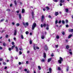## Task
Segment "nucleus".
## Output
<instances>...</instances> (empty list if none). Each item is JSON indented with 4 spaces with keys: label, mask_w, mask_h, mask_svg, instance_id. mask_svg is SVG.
<instances>
[{
    "label": "nucleus",
    "mask_w": 73,
    "mask_h": 73,
    "mask_svg": "<svg viewBox=\"0 0 73 73\" xmlns=\"http://www.w3.org/2000/svg\"><path fill=\"white\" fill-rule=\"evenodd\" d=\"M24 12H25V9H23L22 10V13H24Z\"/></svg>",
    "instance_id": "nucleus-19"
},
{
    "label": "nucleus",
    "mask_w": 73,
    "mask_h": 73,
    "mask_svg": "<svg viewBox=\"0 0 73 73\" xmlns=\"http://www.w3.org/2000/svg\"><path fill=\"white\" fill-rule=\"evenodd\" d=\"M66 23L67 24H68V20H66Z\"/></svg>",
    "instance_id": "nucleus-51"
},
{
    "label": "nucleus",
    "mask_w": 73,
    "mask_h": 73,
    "mask_svg": "<svg viewBox=\"0 0 73 73\" xmlns=\"http://www.w3.org/2000/svg\"><path fill=\"white\" fill-rule=\"evenodd\" d=\"M58 23L59 24H60V23H61V21L59 20V21H58Z\"/></svg>",
    "instance_id": "nucleus-46"
},
{
    "label": "nucleus",
    "mask_w": 73,
    "mask_h": 73,
    "mask_svg": "<svg viewBox=\"0 0 73 73\" xmlns=\"http://www.w3.org/2000/svg\"><path fill=\"white\" fill-rule=\"evenodd\" d=\"M48 17H49V18H50H50L52 17H51V16L49 15L48 16Z\"/></svg>",
    "instance_id": "nucleus-56"
},
{
    "label": "nucleus",
    "mask_w": 73,
    "mask_h": 73,
    "mask_svg": "<svg viewBox=\"0 0 73 73\" xmlns=\"http://www.w3.org/2000/svg\"><path fill=\"white\" fill-rule=\"evenodd\" d=\"M3 49V47H2L0 46V50H1Z\"/></svg>",
    "instance_id": "nucleus-54"
},
{
    "label": "nucleus",
    "mask_w": 73,
    "mask_h": 73,
    "mask_svg": "<svg viewBox=\"0 0 73 73\" xmlns=\"http://www.w3.org/2000/svg\"><path fill=\"white\" fill-rule=\"evenodd\" d=\"M20 25V24L18 23L16 24V26L17 27H19Z\"/></svg>",
    "instance_id": "nucleus-34"
},
{
    "label": "nucleus",
    "mask_w": 73,
    "mask_h": 73,
    "mask_svg": "<svg viewBox=\"0 0 73 73\" xmlns=\"http://www.w3.org/2000/svg\"><path fill=\"white\" fill-rule=\"evenodd\" d=\"M58 70H61V68H60V67H58Z\"/></svg>",
    "instance_id": "nucleus-42"
},
{
    "label": "nucleus",
    "mask_w": 73,
    "mask_h": 73,
    "mask_svg": "<svg viewBox=\"0 0 73 73\" xmlns=\"http://www.w3.org/2000/svg\"><path fill=\"white\" fill-rule=\"evenodd\" d=\"M51 56V57H53V56H54V54H53V53H52Z\"/></svg>",
    "instance_id": "nucleus-48"
},
{
    "label": "nucleus",
    "mask_w": 73,
    "mask_h": 73,
    "mask_svg": "<svg viewBox=\"0 0 73 73\" xmlns=\"http://www.w3.org/2000/svg\"><path fill=\"white\" fill-rule=\"evenodd\" d=\"M15 48L16 49V52H19V49H18V47H17V46H16Z\"/></svg>",
    "instance_id": "nucleus-15"
},
{
    "label": "nucleus",
    "mask_w": 73,
    "mask_h": 73,
    "mask_svg": "<svg viewBox=\"0 0 73 73\" xmlns=\"http://www.w3.org/2000/svg\"><path fill=\"white\" fill-rule=\"evenodd\" d=\"M3 64L4 65H5L6 64V63H5V62H3Z\"/></svg>",
    "instance_id": "nucleus-44"
},
{
    "label": "nucleus",
    "mask_w": 73,
    "mask_h": 73,
    "mask_svg": "<svg viewBox=\"0 0 73 73\" xmlns=\"http://www.w3.org/2000/svg\"><path fill=\"white\" fill-rule=\"evenodd\" d=\"M56 38H57V39H58V38H60V37H59V36H58V35H57L56 36Z\"/></svg>",
    "instance_id": "nucleus-38"
},
{
    "label": "nucleus",
    "mask_w": 73,
    "mask_h": 73,
    "mask_svg": "<svg viewBox=\"0 0 73 73\" xmlns=\"http://www.w3.org/2000/svg\"><path fill=\"white\" fill-rule=\"evenodd\" d=\"M34 49L36 50V44H34V46H33Z\"/></svg>",
    "instance_id": "nucleus-10"
},
{
    "label": "nucleus",
    "mask_w": 73,
    "mask_h": 73,
    "mask_svg": "<svg viewBox=\"0 0 73 73\" xmlns=\"http://www.w3.org/2000/svg\"><path fill=\"white\" fill-rule=\"evenodd\" d=\"M60 59L59 60H58V62L59 64H61L62 63V61H63V59L62 57H60Z\"/></svg>",
    "instance_id": "nucleus-2"
},
{
    "label": "nucleus",
    "mask_w": 73,
    "mask_h": 73,
    "mask_svg": "<svg viewBox=\"0 0 73 73\" xmlns=\"http://www.w3.org/2000/svg\"><path fill=\"white\" fill-rule=\"evenodd\" d=\"M11 44L12 45H15V42H11Z\"/></svg>",
    "instance_id": "nucleus-39"
},
{
    "label": "nucleus",
    "mask_w": 73,
    "mask_h": 73,
    "mask_svg": "<svg viewBox=\"0 0 73 73\" xmlns=\"http://www.w3.org/2000/svg\"><path fill=\"white\" fill-rule=\"evenodd\" d=\"M9 50H10V51H11V50H12V48H9Z\"/></svg>",
    "instance_id": "nucleus-49"
},
{
    "label": "nucleus",
    "mask_w": 73,
    "mask_h": 73,
    "mask_svg": "<svg viewBox=\"0 0 73 73\" xmlns=\"http://www.w3.org/2000/svg\"><path fill=\"white\" fill-rule=\"evenodd\" d=\"M70 54H71V55H72V52H70V51L69 52Z\"/></svg>",
    "instance_id": "nucleus-45"
},
{
    "label": "nucleus",
    "mask_w": 73,
    "mask_h": 73,
    "mask_svg": "<svg viewBox=\"0 0 73 73\" xmlns=\"http://www.w3.org/2000/svg\"><path fill=\"white\" fill-rule=\"evenodd\" d=\"M44 49L46 50H47L48 49V47H47V46L46 45H45Z\"/></svg>",
    "instance_id": "nucleus-8"
},
{
    "label": "nucleus",
    "mask_w": 73,
    "mask_h": 73,
    "mask_svg": "<svg viewBox=\"0 0 73 73\" xmlns=\"http://www.w3.org/2000/svg\"><path fill=\"white\" fill-rule=\"evenodd\" d=\"M60 1L61 3H64V2H65L64 0H61Z\"/></svg>",
    "instance_id": "nucleus-30"
},
{
    "label": "nucleus",
    "mask_w": 73,
    "mask_h": 73,
    "mask_svg": "<svg viewBox=\"0 0 73 73\" xmlns=\"http://www.w3.org/2000/svg\"><path fill=\"white\" fill-rule=\"evenodd\" d=\"M52 60V58H49L48 60V62H49Z\"/></svg>",
    "instance_id": "nucleus-16"
},
{
    "label": "nucleus",
    "mask_w": 73,
    "mask_h": 73,
    "mask_svg": "<svg viewBox=\"0 0 73 73\" xmlns=\"http://www.w3.org/2000/svg\"><path fill=\"white\" fill-rule=\"evenodd\" d=\"M4 19H1V21H0V22H3V21L4 20Z\"/></svg>",
    "instance_id": "nucleus-37"
},
{
    "label": "nucleus",
    "mask_w": 73,
    "mask_h": 73,
    "mask_svg": "<svg viewBox=\"0 0 73 73\" xmlns=\"http://www.w3.org/2000/svg\"><path fill=\"white\" fill-rule=\"evenodd\" d=\"M21 62H19V65H21Z\"/></svg>",
    "instance_id": "nucleus-61"
},
{
    "label": "nucleus",
    "mask_w": 73,
    "mask_h": 73,
    "mask_svg": "<svg viewBox=\"0 0 73 73\" xmlns=\"http://www.w3.org/2000/svg\"><path fill=\"white\" fill-rule=\"evenodd\" d=\"M37 25L36 23H34L33 24V25L32 26V30H34L35 28L36 27Z\"/></svg>",
    "instance_id": "nucleus-1"
},
{
    "label": "nucleus",
    "mask_w": 73,
    "mask_h": 73,
    "mask_svg": "<svg viewBox=\"0 0 73 73\" xmlns=\"http://www.w3.org/2000/svg\"><path fill=\"white\" fill-rule=\"evenodd\" d=\"M29 42L30 44H32V40H30L29 41Z\"/></svg>",
    "instance_id": "nucleus-31"
},
{
    "label": "nucleus",
    "mask_w": 73,
    "mask_h": 73,
    "mask_svg": "<svg viewBox=\"0 0 73 73\" xmlns=\"http://www.w3.org/2000/svg\"><path fill=\"white\" fill-rule=\"evenodd\" d=\"M44 55V58H46V53L45 52H44L43 54Z\"/></svg>",
    "instance_id": "nucleus-13"
},
{
    "label": "nucleus",
    "mask_w": 73,
    "mask_h": 73,
    "mask_svg": "<svg viewBox=\"0 0 73 73\" xmlns=\"http://www.w3.org/2000/svg\"><path fill=\"white\" fill-rule=\"evenodd\" d=\"M62 35L63 36H64V35H65V32L63 31V32L62 33Z\"/></svg>",
    "instance_id": "nucleus-40"
},
{
    "label": "nucleus",
    "mask_w": 73,
    "mask_h": 73,
    "mask_svg": "<svg viewBox=\"0 0 73 73\" xmlns=\"http://www.w3.org/2000/svg\"><path fill=\"white\" fill-rule=\"evenodd\" d=\"M46 25L45 23H44L43 25L41 24L40 25V27L42 28H43V27H46Z\"/></svg>",
    "instance_id": "nucleus-4"
},
{
    "label": "nucleus",
    "mask_w": 73,
    "mask_h": 73,
    "mask_svg": "<svg viewBox=\"0 0 73 73\" xmlns=\"http://www.w3.org/2000/svg\"><path fill=\"white\" fill-rule=\"evenodd\" d=\"M49 71L50 73H51L52 72V68H49Z\"/></svg>",
    "instance_id": "nucleus-20"
},
{
    "label": "nucleus",
    "mask_w": 73,
    "mask_h": 73,
    "mask_svg": "<svg viewBox=\"0 0 73 73\" xmlns=\"http://www.w3.org/2000/svg\"><path fill=\"white\" fill-rule=\"evenodd\" d=\"M19 19H21V13L19 14Z\"/></svg>",
    "instance_id": "nucleus-14"
},
{
    "label": "nucleus",
    "mask_w": 73,
    "mask_h": 73,
    "mask_svg": "<svg viewBox=\"0 0 73 73\" xmlns=\"http://www.w3.org/2000/svg\"><path fill=\"white\" fill-rule=\"evenodd\" d=\"M38 68L39 70H41V67L40 66H38Z\"/></svg>",
    "instance_id": "nucleus-24"
},
{
    "label": "nucleus",
    "mask_w": 73,
    "mask_h": 73,
    "mask_svg": "<svg viewBox=\"0 0 73 73\" xmlns=\"http://www.w3.org/2000/svg\"><path fill=\"white\" fill-rule=\"evenodd\" d=\"M58 23V21L57 20H56L55 21V24H57Z\"/></svg>",
    "instance_id": "nucleus-32"
},
{
    "label": "nucleus",
    "mask_w": 73,
    "mask_h": 73,
    "mask_svg": "<svg viewBox=\"0 0 73 73\" xmlns=\"http://www.w3.org/2000/svg\"><path fill=\"white\" fill-rule=\"evenodd\" d=\"M32 16H34L35 15V14H34V13L33 12H32Z\"/></svg>",
    "instance_id": "nucleus-41"
},
{
    "label": "nucleus",
    "mask_w": 73,
    "mask_h": 73,
    "mask_svg": "<svg viewBox=\"0 0 73 73\" xmlns=\"http://www.w3.org/2000/svg\"><path fill=\"white\" fill-rule=\"evenodd\" d=\"M44 38H45V37H44V35H42V36H41L42 39H44Z\"/></svg>",
    "instance_id": "nucleus-25"
},
{
    "label": "nucleus",
    "mask_w": 73,
    "mask_h": 73,
    "mask_svg": "<svg viewBox=\"0 0 73 73\" xmlns=\"http://www.w3.org/2000/svg\"><path fill=\"white\" fill-rule=\"evenodd\" d=\"M66 48L67 49H68L69 48V45H67L66 46Z\"/></svg>",
    "instance_id": "nucleus-17"
},
{
    "label": "nucleus",
    "mask_w": 73,
    "mask_h": 73,
    "mask_svg": "<svg viewBox=\"0 0 73 73\" xmlns=\"http://www.w3.org/2000/svg\"><path fill=\"white\" fill-rule=\"evenodd\" d=\"M14 4H15V6H17V2H16V1L15 0L14 1Z\"/></svg>",
    "instance_id": "nucleus-11"
},
{
    "label": "nucleus",
    "mask_w": 73,
    "mask_h": 73,
    "mask_svg": "<svg viewBox=\"0 0 73 73\" xmlns=\"http://www.w3.org/2000/svg\"><path fill=\"white\" fill-rule=\"evenodd\" d=\"M72 36V35H69L68 36V38H71V37Z\"/></svg>",
    "instance_id": "nucleus-18"
},
{
    "label": "nucleus",
    "mask_w": 73,
    "mask_h": 73,
    "mask_svg": "<svg viewBox=\"0 0 73 73\" xmlns=\"http://www.w3.org/2000/svg\"><path fill=\"white\" fill-rule=\"evenodd\" d=\"M25 33L26 35H28V34L29 33V32L28 31H27Z\"/></svg>",
    "instance_id": "nucleus-36"
},
{
    "label": "nucleus",
    "mask_w": 73,
    "mask_h": 73,
    "mask_svg": "<svg viewBox=\"0 0 73 73\" xmlns=\"http://www.w3.org/2000/svg\"><path fill=\"white\" fill-rule=\"evenodd\" d=\"M69 66H67L66 69L67 72H68L69 71Z\"/></svg>",
    "instance_id": "nucleus-21"
},
{
    "label": "nucleus",
    "mask_w": 73,
    "mask_h": 73,
    "mask_svg": "<svg viewBox=\"0 0 73 73\" xmlns=\"http://www.w3.org/2000/svg\"><path fill=\"white\" fill-rule=\"evenodd\" d=\"M41 62H44L45 61V59L44 58H43L41 60Z\"/></svg>",
    "instance_id": "nucleus-28"
},
{
    "label": "nucleus",
    "mask_w": 73,
    "mask_h": 73,
    "mask_svg": "<svg viewBox=\"0 0 73 73\" xmlns=\"http://www.w3.org/2000/svg\"><path fill=\"white\" fill-rule=\"evenodd\" d=\"M66 28H68V27H69V25L68 24L66 25Z\"/></svg>",
    "instance_id": "nucleus-47"
},
{
    "label": "nucleus",
    "mask_w": 73,
    "mask_h": 73,
    "mask_svg": "<svg viewBox=\"0 0 73 73\" xmlns=\"http://www.w3.org/2000/svg\"><path fill=\"white\" fill-rule=\"evenodd\" d=\"M46 9H47V10H49L50 9V8L48 6H47L46 7Z\"/></svg>",
    "instance_id": "nucleus-26"
},
{
    "label": "nucleus",
    "mask_w": 73,
    "mask_h": 73,
    "mask_svg": "<svg viewBox=\"0 0 73 73\" xmlns=\"http://www.w3.org/2000/svg\"><path fill=\"white\" fill-rule=\"evenodd\" d=\"M21 37L22 39H24V36L23 35H21Z\"/></svg>",
    "instance_id": "nucleus-33"
},
{
    "label": "nucleus",
    "mask_w": 73,
    "mask_h": 73,
    "mask_svg": "<svg viewBox=\"0 0 73 73\" xmlns=\"http://www.w3.org/2000/svg\"><path fill=\"white\" fill-rule=\"evenodd\" d=\"M10 11H11V10L9 9H8L7 10V11H9V12H10Z\"/></svg>",
    "instance_id": "nucleus-57"
},
{
    "label": "nucleus",
    "mask_w": 73,
    "mask_h": 73,
    "mask_svg": "<svg viewBox=\"0 0 73 73\" xmlns=\"http://www.w3.org/2000/svg\"><path fill=\"white\" fill-rule=\"evenodd\" d=\"M6 38H8V35H6Z\"/></svg>",
    "instance_id": "nucleus-58"
},
{
    "label": "nucleus",
    "mask_w": 73,
    "mask_h": 73,
    "mask_svg": "<svg viewBox=\"0 0 73 73\" xmlns=\"http://www.w3.org/2000/svg\"><path fill=\"white\" fill-rule=\"evenodd\" d=\"M3 60V59L1 58H0V61H1Z\"/></svg>",
    "instance_id": "nucleus-50"
},
{
    "label": "nucleus",
    "mask_w": 73,
    "mask_h": 73,
    "mask_svg": "<svg viewBox=\"0 0 73 73\" xmlns=\"http://www.w3.org/2000/svg\"><path fill=\"white\" fill-rule=\"evenodd\" d=\"M23 25L25 27V28L27 27V26H28L29 25V23L28 22L26 23H25L24 22H23Z\"/></svg>",
    "instance_id": "nucleus-3"
},
{
    "label": "nucleus",
    "mask_w": 73,
    "mask_h": 73,
    "mask_svg": "<svg viewBox=\"0 0 73 73\" xmlns=\"http://www.w3.org/2000/svg\"><path fill=\"white\" fill-rule=\"evenodd\" d=\"M36 48L37 49H39V48L38 46H37L36 47Z\"/></svg>",
    "instance_id": "nucleus-43"
},
{
    "label": "nucleus",
    "mask_w": 73,
    "mask_h": 73,
    "mask_svg": "<svg viewBox=\"0 0 73 73\" xmlns=\"http://www.w3.org/2000/svg\"><path fill=\"white\" fill-rule=\"evenodd\" d=\"M62 24H65V21H64V20H63L62 21Z\"/></svg>",
    "instance_id": "nucleus-29"
},
{
    "label": "nucleus",
    "mask_w": 73,
    "mask_h": 73,
    "mask_svg": "<svg viewBox=\"0 0 73 73\" xmlns=\"http://www.w3.org/2000/svg\"><path fill=\"white\" fill-rule=\"evenodd\" d=\"M22 49H23V48H19V50H22Z\"/></svg>",
    "instance_id": "nucleus-64"
},
{
    "label": "nucleus",
    "mask_w": 73,
    "mask_h": 73,
    "mask_svg": "<svg viewBox=\"0 0 73 73\" xmlns=\"http://www.w3.org/2000/svg\"><path fill=\"white\" fill-rule=\"evenodd\" d=\"M22 54V52L21 51H19V55H21V54Z\"/></svg>",
    "instance_id": "nucleus-35"
},
{
    "label": "nucleus",
    "mask_w": 73,
    "mask_h": 73,
    "mask_svg": "<svg viewBox=\"0 0 73 73\" xmlns=\"http://www.w3.org/2000/svg\"><path fill=\"white\" fill-rule=\"evenodd\" d=\"M44 16L42 15L41 18V21L42 22H43V21H44Z\"/></svg>",
    "instance_id": "nucleus-5"
},
{
    "label": "nucleus",
    "mask_w": 73,
    "mask_h": 73,
    "mask_svg": "<svg viewBox=\"0 0 73 73\" xmlns=\"http://www.w3.org/2000/svg\"><path fill=\"white\" fill-rule=\"evenodd\" d=\"M69 32H73V29H69Z\"/></svg>",
    "instance_id": "nucleus-12"
},
{
    "label": "nucleus",
    "mask_w": 73,
    "mask_h": 73,
    "mask_svg": "<svg viewBox=\"0 0 73 73\" xmlns=\"http://www.w3.org/2000/svg\"><path fill=\"white\" fill-rule=\"evenodd\" d=\"M43 10L44 11H45V10H46V9L45 8H43Z\"/></svg>",
    "instance_id": "nucleus-59"
},
{
    "label": "nucleus",
    "mask_w": 73,
    "mask_h": 73,
    "mask_svg": "<svg viewBox=\"0 0 73 73\" xmlns=\"http://www.w3.org/2000/svg\"><path fill=\"white\" fill-rule=\"evenodd\" d=\"M17 35V31L16 30H14V36H16Z\"/></svg>",
    "instance_id": "nucleus-7"
},
{
    "label": "nucleus",
    "mask_w": 73,
    "mask_h": 73,
    "mask_svg": "<svg viewBox=\"0 0 73 73\" xmlns=\"http://www.w3.org/2000/svg\"><path fill=\"white\" fill-rule=\"evenodd\" d=\"M15 47V45H13V46L11 47V49H13V48Z\"/></svg>",
    "instance_id": "nucleus-22"
},
{
    "label": "nucleus",
    "mask_w": 73,
    "mask_h": 73,
    "mask_svg": "<svg viewBox=\"0 0 73 73\" xmlns=\"http://www.w3.org/2000/svg\"><path fill=\"white\" fill-rule=\"evenodd\" d=\"M19 11H16V12L17 13H19Z\"/></svg>",
    "instance_id": "nucleus-62"
},
{
    "label": "nucleus",
    "mask_w": 73,
    "mask_h": 73,
    "mask_svg": "<svg viewBox=\"0 0 73 73\" xmlns=\"http://www.w3.org/2000/svg\"><path fill=\"white\" fill-rule=\"evenodd\" d=\"M7 66H5L4 68L5 69H7Z\"/></svg>",
    "instance_id": "nucleus-60"
},
{
    "label": "nucleus",
    "mask_w": 73,
    "mask_h": 73,
    "mask_svg": "<svg viewBox=\"0 0 73 73\" xmlns=\"http://www.w3.org/2000/svg\"><path fill=\"white\" fill-rule=\"evenodd\" d=\"M12 24H13V25H14L15 24V23L14 22H12Z\"/></svg>",
    "instance_id": "nucleus-63"
},
{
    "label": "nucleus",
    "mask_w": 73,
    "mask_h": 73,
    "mask_svg": "<svg viewBox=\"0 0 73 73\" xmlns=\"http://www.w3.org/2000/svg\"><path fill=\"white\" fill-rule=\"evenodd\" d=\"M46 29H47V30H49V25H48V24H46Z\"/></svg>",
    "instance_id": "nucleus-6"
},
{
    "label": "nucleus",
    "mask_w": 73,
    "mask_h": 73,
    "mask_svg": "<svg viewBox=\"0 0 73 73\" xmlns=\"http://www.w3.org/2000/svg\"><path fill=\"white\" fill-rule=\"evenodd\" d=\"M58 14H59V13L58 12H55V15L56 16H57L58 15Z\"/></svg>",
    "instance_id": "nucleus-9"
},
{
    "label": "nucleus",
    "mask_w": 73,
    "mask_h": 73,
    "mask_svg": "<svg viewBox=\"0 0 73 73\" xmlns=\"http://www.w3.org/2000/svg\"><path fill=\"white\" fill-rule=\"evenodd\" d=\"M68 11H69V9H68L67 8L66 9V12H68Z\"/></svg>",
    "instance_id": "nucleus-27"
},
{
    "label": "nucleus",
    "mask_w": 73,
    "mask_h": 73,
    "mask_svg": "<svg viewBox=\"0 0 73 73\" xmlns=\"http://www.w3.org/2000/svg\"><path fill=\"white\" fill-rule=\"evenodd\" d=\"M26 63L27 64H29V62H28V61H26Z\"/></svg>",
    "instance_id": "nucleus-55"
},
{
    "label": "nucleus",
    "mask_w": 73,
    "mask_h": 73,
    "mask_svg": "<svg viewBox=\"0 0 73 73\" xmlns=\"http://www.w3.org/2000/svg\"><path fill=\"white\" fill-rule=\"evenodd\" d=\"M27 73H30V71L28 70L27 72Z\"/></svg>",
    "instance_id": "nucleus-53"
},
{
    "label": "nucleus",
    "mask_w": 73,
    "mask_h": 73,
    "mask_svg": "<svg viewBox=\"0 0 73 73\" xmlns=\"http://www.w3.org/2000/svg\"><path fill=\"white\" fill-rule=\"evenodd\" d=\"M53 1L54 2H57L58 1L57 0H53Z\"/></svg>",
    "instance_id": "nucleus-52"
},
{
    "label": "nucleus",
    "mask_w": 73,
    "mask_h": 73,
    "mask_svg": "<svg viewBox=\"0 0 73 73\" xmlns=\"http://www.w3.org/2000/svg\"><path fill=\"white\" fill-rule=\"evenodd\" d=\"M3 45L4 46H5L6 45H7V44L6 43H5V42H4L3 44Z\"/></svg>",
    "instance_id": "nucleus-23"
}]
</instances>
